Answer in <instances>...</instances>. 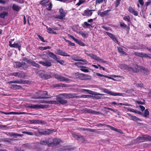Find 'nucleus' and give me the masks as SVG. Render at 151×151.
Masks as SVG:
<instances>
[{
  "instance_id": "56",
  "label": "nucleus",
  "mask_w": 151,
  "mask_h": 151,
  "mask_svg": "<svg viewBox=\"0 0 151 151\" xmlns=\"http://www.w3.org/2000/svg\"><path fill=\"white\" fill-rule=\"evenodd\" d=\"M120 25L121 27L123 28H125L127 27V25L123 22H121Z\"/></svg>"
},
{
  "instance_id": "36",
  "label": "nucleus",
  "mask_w": 151,
  "mask_h": 151,
  "mask_svg": "<svg viewBox=\"0 0 151 151\" xmlns=\"http://www.w3.org/2000/svg\"><path fill=\"white\" fill-rule=\"evenodd\" d=\"M91 58L98 61V59H99V57L97 56L96 55H94V54H92L91 55Z\"/></svg>"
},
{
  "instance_id": "46",
  "label": "nucleus",
  "mask_w": 151,
  "mask_h": 151,
  "mask_svg": "<svg viewBox=\"0 0 151 151\" xmlns=\"http://www.w3.org/2000/svg\"><path fill=\"white\" fill-rule=\"evenodd\" d=\"M47 32L49 33L52 34L53 31L52 28L51 27H47Z\"/></svg>"
},
{
  "instance_id": "26",
  "label": "nucleus",
  "mask_w": 151,
  "mask_h": 151,
  "mask_svg": "<svg viewBox=\"0 0 151 151\" xmlns=\"http://www.w3.org/2000/svg\"><path fill=\"white\" fill-rule=\"evenodd\" d=\"M48 55L52 58L55 59L56 60L58 59V58L57 57V56L54 54L53 52H49Z\"/></svg>"
},
{
  "instance_id": "22",
  "label": "nucleus",
  "mask_w": 151,
  "mask_h": 151,
  "mask_svg": "<svg viewBox=\"0 0 151 151\" xmlns=\"http://www.w3.org/2000/svg\"><path fill=\"white\" fill-rule=\"evenodd\" d=\"M127 114L130 117L131 119L135 122H136L137 121H141V120L140 119L138 118L135 116H132L130 114L127 113Z\"/></svg>"
},
{
  "instance_id": "34",
  "label": "nucleus",
  "mask_w": 151,
  "mask_h": 151,
  "mask_svg": "<svg viewBox=\"0 0 151 151\" xmlns=\"http://www.w3.org/2000/svg\"><path fill=\"white\" fill-rule=\"evenodd\" d=\"M54 101H47L44 100H40L39 102L42 103H46V104H53L55 102Z\"/></svg>"
},
{
  "instance_id": "39",
  "label": "nucleus",
  "mask_w": 151,
  "mask_h": 151,
  "mask_svg": "<svg viewBox=\"0 0 151 151\" xmlns=\"http://www.w3.org/2000/svg\"><path fill=\"white\" fill-rule=\"evenodd\" d=\"M80 60L79 61L82 62V63H81L82 65H85L88 63V62L85 59H80Z\"/></svg>"
},
{
  "instance_id": "61",
  "label": "nucleus",
  "mask_w": 151,
  "mask_h": 151,
  "mask_svg": "<svg viewBox=\"0 0 151 151\" xmlns=\"http://www.w3.org/2000/svg\"><path fill=\"white\" fill-rule=\"evenodd\" d=\"M128 111H129L130 112H133L134 111V109L130 108H125Z\"/></svg>"
},
{
  "instance_id": "57",
  "label": "nucleus",
  "mask_w": 151,
  "mask_h": 151,
  "mask_svg": "<svg viewBox=\"0 0 151 151\" xmlns=\"http://www.w3.org/2000/svg\"><path fill=\"white\" fill-rule=\"evenodd\" d=\"M37 36H38V37L39 38L40 40L42 42H45V41L44 40L43 38L41 36L39 35H38Z\"/></svg>"
},
{
  "instance_id": "23",
  "label": "nucleus",
  "mask_w": 151,
  "mask_h": 151,
  "mask_svg": "<svg viewBox=\"0 0 151 151\" xmlns=\"http://www.w3.org/2000/svg\"><path fill=\"white\" fill-rule=\"evenodd\" d=\"M61 141L60 139L55 138L53 139L52 142H51V145L53 144L54 145H56L59 144Z\"/></svg>"
},
{
  "instance_id": "47",
  "label": "nucleus",
  "mask_w": 151,
  "mask_h": 151,
  "mask_svg": "<svg viewBox=\"0 0 151 151\" xmlns=\"http://www.w3.org/2000/svg\"><path fill=\"white\" fill-rule=\"evenodd\" d=\"M136 104H145V100H143V101H135Z\"/></svg>"
},
{
  "instance_id": "30",
  "label": "nucleus",
  "mask_w": 151,
  "mask_h": 151,
  "mask_svg": "<svg viewBox=\"0 0 151 151\" xmlns=\"http://www.w3.org/2000/svg\"><path fill=\"white\" fill-rule=\"evenodd\" d=\"M55 129L51 130L49 129L45 130V134H49L52 133V132H55Z\"/></svg>"
},
{
  "instance_id": "24",
  "label": "nucleus",
  "mask_w": 151,
  "mask_h": 151,
  "mask_svg": "<svg viewBox=\"0 0 151 151\" xmlns=\"http://www.w3.org/2000/svg\"><path fill=\"white\" fill-rule=\"evenodd\" d=\"M90 69L87 67L82 66L80 69L81 70L85 73H88L89 72V70Z\"/></svg>"
},
{
  "instance_id": "4",
  "label": "nucleus",
  "mask_w": 151,
  "mask_h": 151,
  "mask_svg": "<svg viewBox=\"0 0 151 151\" xmlns=\"http://www.w3.org/2000/svg\"><path fill=\"white\" fill-rule=\"evenodd\" d=\"M136 66V70H134L131 67H129L127 66V65L125 64H120L119 65V67L120 68L124 70H129L131 71H136L137 72L138 71V68L139 66L136 65H135Z\"/></svg>"
},
{
  "instance_id": "41",
  "label": "nucleus",
  "mask_w": 151,
  "mask_h": 151,
  "mask_svg": "<svg viewBox=\"0 0 151 151\" xmlns=\"http://www.w3.org/2000/svg\"><path fill=\"white\" fill-rule=\"evenodd\" d=\"M104 108L106 109L111 110V111H112L114 113H116L117 111H118V110L116 109H113L108 107H104Z\"/></svg>"
},
{
  "instance_id": "21",
  "label": "nucleus",
  "mask_w": 151,
  "mask_h": 151,
  "mask_svg": "<svg viewBox=\"0 0 151 151\" xmlns=\"http://www.w3.org/2000/svg\"><path fill=\"white\" fill-rule=\"evenodd\" d=\"M39 63L43 66L46 67H50L52 65L51 63L50 62H49L47 61L45 62L42 61H39Z\"/></svg>"
},
{
  "instance_id": "49",
  "label": "nucleus",
  "mask_w": 151,
  "mask_h": 151,
  "mask_svg": "<svg viewBox=\"0 0 151 151\" xmlns=\"http://www.w3.org/2000/svg\"><path fill=\"white\" fill-rule=\"evenodd\" d=\"M96 75L97 76H101V77H106V78H111L110 77H108L106 76H105V75H102V74H101L99 73H96Z\"/></svg>"
},
{
  "instance_id": "27",
  "label": "nucleus",
  "mask_w": 151,
  "mask_h": 151,
  "mask_svg": "<svg viewBox=\"0 0 151 151\" xmlns=\"http://www.w3.org/2000/svg\"><path fill=\"white\" fill-rule=\"evenodd\" d=\"M71 58L72 59L76 61H79L80 59L79 58L77 55H73L71 56Z\"/></svg>"
},
{
  "instance_id": "10",
  "label": "nucleus",
  "mask_w": 151,
  "mask_h": 151,
  "mask_svg": "<svg viewBox=\"0 0 151 151\" xmlns=\"http://www.w3.org/2000/svg\"><path fill=\"white\" fill-rule=\"evenodd\" d=\"M144 140L151 141V136L148 135L145 137H139L137 139L138 142H142Z\"/></svg>"
},
{
  "instance_id": "29",
  "label": "nucleus",
  "mask_w": 151,
  "mask_h": 151,
  "mask_svg": "<svg viewBox=\"0 0 151 151\" xmlns=\"http://www.w3.org/2000/svg\"><path fill=\"white\" fill-rule=\"evenodd\" d=\"M12 9L14 10L18 11L21 9V7L16 4H14L12 6Z\"/></svg>"
},
{
  "instance_id": "62",
  "label": "nucleus",
  "mask_w": 151,
  "mask_h": 151,
  "mask_svg": "<svg viewBox=\"0 0 151 151\" xmlns=\"http://www.w3.org/2000/svg\"><path fill=\"white\" fill-rule=\"evenodd\" d=\"M84 25L86 26L87 27H89L91 26V25L88 23L87 22H84Z\"/></svg>"
},
{
  "instance_id": "18",
  "label": "nucleus",
  "mask_w": 151,
  "mask_h": 151,
  "mask_svg": "<svg viewBox=\"0 0 151 151\" xmlns=\"http://www.w3.org/2000/svg\"><path fill=\"white\" fill-rule=\"evenodd\" d=\"M106 33L117 44L119 42L115 37V36L114 35L108 32H106Z\"/></svg>"
},
{
  "instance_id": "60",
  "label": "nucleus",
  "mask_w": 151,
  "mask_h": 151,
  "mask_svg": "<svg viewBox=\"0 0 151 151\" xmlns=\"http://www.w3.org/2000/svg\"><path fill=\"white\" fill-rule=\"evenodd\" d=\"M19 73H18L17 72H14L11 74L10 75L11 76H17L18 77Z\"/></svg>"
},
{
  "instance_id": "48",
  "label": "nucleus",
  "mask_w": 151,
  "mask_h": 151,
  "mask_svg": "<svg viewBox=\"0 0 151 151\" xmlns=\"http://www.w3.org/2000/svg\"><path fill=\"white\" fill-rule=\"evenodd\" d=\"M80 34L83 37H86L88 35L87 33L85 32H80Z\"/></svg>"
},
{
  "instance_id": "20",
  "label": "nucleus",
  "mask_w": 151,
  "mask_h": 151,
  "mask_svg": "<svg viewBox=\"0 0 151 151\" xmlns=\"http://www.w3.org/2000/svg\"><path fill=\"white\" fill-rule=\"evenodd\" d=\"M57 51L58 52V55L64 56H70V55H68L67 53L59 49H57Z\"/></svg>"
},
{
  "instance_id": "1",
  "label": "nucleus",
  "mask_w": 151,
  "mask_h": 151,
  "mask_svg": "<svg viewBox=\"0 0 151 151\" xmlns=\"http://www.w3.org/2000/svg\"><path fill=\"white\" fill-rule=\"evenodd\" d=\"M36 95L33 97L34 99H47L50 98L51 97V96L48 95L47 91H40L36 93Z\"/></svg>"
},
{
  "instance_id": "28",
  "label": "nucleus",
  "mask_w": 151,
  "mask_h": 151,
  "mask_svg": "<svg viewBox=\"0 0 151 151\" xmlns=\"http://www.w3.org/2000/svg\"><path fill=\"white\" fill-rule=\"evenodd\" d=\"M73 135L74 137H76L78 139L80 140L81 141L83 142L85 141V139L84 137L82 136L78 135H75V136H74V134H73Z\"/></svg>"
},
{
  "instance_id": "43",
  "label": "nucleus",
  "mask_w": 151,
  "mask_h": 151,
  "mask_svg": "<svg viewBox=\"0 0 151 151\" xmlns=\"http://www.w3.org/2000/svg\"><path fill=\"white\" fill-rule=\"evenodd\" d=\"M76 42L79 45L82 46H85V44L83 42H81V41L78 40Z\"/></svg>"
},
{
  "instance_id": "11",
  "label": "nucleus",
  "mask_w": 151,
  "mask_h": 151,
  "mask_svg": "<svg viewBox=\"0 0 151 151\" xmlns=\"http://www.w3.org/2000/svg\"><path fill=\"white\" fill-rule=\"evenodd\" d=\"M60 15H57L55 18L59 19H63L65 16L66 13L62 9H60L59 10Z\"/></svg>"
},
{
  "instance_id": "31",
  "label": "nucleus",
  "mask_w": 151,
  "mask_h": 151,
  "mask_svg": "<svg viewBox=\"0 0 151 151\" xmlns=\"http://www.w3.org/2000/svg\"><path fill=\"white\" fill-rule=\"evenodd\" d=\"M8 15L7 12H3L1 13L0 14V17L1 18H4L5 17Z\"/></svg>"
},
{
  "instance_id": "38",
  "label": "nucleus",
  "mask_w": 151,
  "mask_h": 151,
  "mask_svg": "<svg viewBox=\"0 0 151 151\" xmlns=\"http://www.w3.org/2000/svg\"><path fill=\"white\" fill-rule=\"evenodd\" d=\"M70 149L68 146L63 147L61 150V151H70Z\"/></svg>"
},
{
  "instance_id": "42",
  "label": "nucleus",
  "mask_w": 151,
  "mask_h": 151,
  "mask_svg": "<svg viewBox=\"0 0 151 151\" xmlns=\"http://www.w3.org/2000/svg\"><path fill=\"white\" fill-rule=\"evenodd\" d=\"M18 77L19 78H23L25 76V74L24 73L21 72H20L18 73Z\"/></svg>"
},
{
  "instance_id": "33",
  "label": "nucleus",
  "mask_w": 151,
  "mask_h": 151,
  "mask_svg": "<svg viewBox=\"0 0 151 151\" xmlns=\"http://www.w3.org/2000/svg\"><path fill=\"white\" fill-rule=\"evenodd\" d=\"M40 144L42 145H51V142H49V141L47 140L46 141H41L40 142Z\"/></svg>"
},
{
  "instance_id": "12",
  "label": "nucleus",
  "mask_w": 151,
  "mask_h": 151,
  "mask_svg": "<svg viewBox=\"0 0 151 151\" xmlns=\"http://www.w3.org/2000/svg\"><path fill=\"white\" fill-rule=\"evenodd\" d=\"M95 10H90L89 9H87L84 11V12L82 14L83 16L90 17L91 16L92 14V11H94Z\"/></svg>"
},
{
  "instance_id": "52",
  "label": "nucleus",
  "mask_w": 151,
  "mask_h": 151,
  "mask_svg": "<svg viewBox=\"0 0 151 151\" xmlns=\"http://www.w3.org/2000/svg\"><path fill=\"white\" fill-rule=\"evenodd\" d=\"M85 1V0H79L78 2L76 4V5L78 6H80L81 4Z\"/></svg>"
},
{
  "instance_id": "19",
  "label": "nucleus",
  "mask_w": 151,
  "mask_h": 151,
  "mask_svg": "<svg viewBox=\"0 0 151 151\" xmlns=\"http://www.w3.org/2000/svg\"><path fill=\"white\" fill-rule=\"evenodd\" d=\"M0 113L4 114L6 115L27 114L25 112L18 113V112H10L7 113V112H4L3 111H1L0 112Z\"/></svg>"
},
{
  "instance_id": "25",
  "label": "nucleus",
  "mask_w": 151,
  "mask_h": 151,
  "mask_svg": "<svg viewBox=\"0 0 151 151\" xmlns=\"http://www.w3.org/2000/svg\"><path fill=\"white\" fill-rule=\"evenodd\" d=\"M86 111L88 113H91L93 114H99V112L91 109H87Z\"/></svg>"
},
{
  "instance_id": "32",
  "label": "nucleus",
  "mask_w": 151,
  "mask_h": 151,
  "mask_svg": "<svg viewBox=\"0 0 151 151\" xmlns=\"http://www.w3.org/2000/svg\"><path fill=\"white\" fill-rule=\"evenodd\" d=\"M12 47H14V48H18V49L19 50H20V48L21 47V45L18 43H14L13 44H12Z\"/></svg>"
},
{
  "instance_id": "13",
  "label": "nucleus",
  "mask_w": 151,
  "mask_h": 151,
  "mask_svg": "<svg viewBox=\"0 0 151 151\" xmlns=\"http://www.w3.org/2000/svg\"><path fill=\"white\" fill-rule=\"evenodd\" d=\"M63 98H64V97L61 96L60 94L59 95V96L57 97L56 99L60 103L63 104H65L67 103V101L63 99Z\"/></svg>"
},
{
  "instance_id": "45",
  "label": "nucleus",
  "mask_w": 151,
  "mask_h": 151,
  "mask_svg": "<svg viewBox=\"0 0 151 151\" xmlns=\"http://www.w3.org/2000/svg\"><path fill=\"white\" fill-rule=\"evenodd\" d=\"M103 1H104L105 3L106 2V0H96V4H99L102 3Z\"/></svg>"
},
{
  "instance_id": "64",
  "label": "nucleus",
  "mask_w": 151,
  "mask_h": 151,
  "mask_svg": "<svg viewBox=\"0 0 151 151\" xmlns=\"http://www.w3.org/2000/svg\"><path fill=\"white\" fill-rule=\"evenodd\" d=\"M39 133L42 134H45V130L41 129L39 131Z\"/></svg>"
},
{
  "instance_id": "54",
  "label": "nucleus",
  "mask_w": 151,
  "mask_h": 151,
  "mask_svg": "<svg viewBox=\"0 0 151 151\" xmlns=\"http://www.w3.org/2000/svg\"><path fill=\"white\" fill-rule=\"evenodd\" d=\"M15 83H18L21 84L23 83V81L22 80H15L14 81Z\"/></svg>"
},
{
  "instance_id": "16",
  "label": "nucleus",
  "mask_w": 151,
  "mask_h": 151,
  "mask_svg": "<svg viewBox=\"0 0 151 151\" xmlns=\"http://www.w3.org/2000/svg\"><path fill=\"white\" fill-rule=\"evenodd\" d=\"M134 54L136 56L142 58L150 57L147 54L143 53L142 52H135Z\"/></svg>"
},
{
  "instance_id": "2",
  "label": "nucleus",
  "mask_w": 151,
  "mask_h": 151,
  "mask_svg": "<svg viewBox=\"0 0 151 151\" xmlns=\"http://www.w3.org/2000/svg\"><path fill=\"white\" fill-rule=\"evenodd\" d=\"M38 73L39 76L45 80L50 79L52 77L53 73L49 72H47L41 70L39 71Z\"/></svg>"
},
{
  "instance_id": "35",
  "label": "nucleus",
  "mask_w": 151,
  "mask_h": 151,
  "mask_svg": "<svg viewBox=\"0 0 151 151\" xmlns=\"http://www.w3.org/2000/svg\"><path fill=\"white\" fill-rule=\"evenodd\" d=\"M50 48L51 47L49 46H48L47 47H43L42 46H40L38 47V49L42 51L46 50L47 49H50Z\"/></svg>"
},
{
  "instance_id": "8",
  "label": "nucleus",
  "mask_w": 151,
  "mask_h": 151,
  "mask_svg": "<svg viewBox=\"0 0 151 151\" xmlns=\"http://www.w3.org/2000/svg\"><path fill=\"white\" fill-rule=\"evenodd\" d=\"M78 78L81 80H89L91 78L90 76L83 73H78Z\"/></svg>"
},
{
  "instance_id": "59",
  "label": "nucleus",
  "mask_w": 151,
  "mask_h": 151,
  "mask_svg": "<svg viewBox=\"0 0 151 151\" xmlns=\"http://www.w3.org/2000/svg\"><path fill=\"white\" fill-rule=\"evenodd\" d=\"M93 95H101V96H104V94L100 93H99L93 92Z\"/></svg>"
},
{
  "instance_id": "15",
  "label": "nucleus",
  "mask_w": 151,
  "mask_h": 151,
  "mask_svg": "<svg viewBox=\"0 0 151 151\" xmlns=\"http://www.w3.org/2000/svg\"><path fill=\"white\" fill-rule=\"evenodd\" d=\"M61 96H63L64 98H71L75 97V95L73 94L65 93L60 94Z\"/></svg>"
},
{
  "instance_id": "9",
  "label": "nucleus",
  "mask_w": 151,
  "mask_h": 151,
  "mask_svg": "<svg viewBox=\"0 0 151 151\" xmlns=\"http://www.w3.org/2000/svg\"><path fill=\"white\" fill-rule=\"evenodd\" d=\"M27 107L33 109H38L45 108V106L42 104H30L27 106Z\"/></svg>"
},
{
  "instance_id": "58",
  "label": "nucleus",
  "mask_w": 151,
  "mask_h": 151,
  "mask_svg": "<svg viewBox=\"0 0 151 151\" xmlns=\"http://www.w3.org/2000/svg\"><path fill=\"white\" fill-rule=\"evenodd\" d=\"M83 90L86 91L88 92V93L90 94L93 95V91H90L87 89H83Z\"/></svg>"
},
{
  "instance_id": "17",
  "label": "nucleus",
  "mask_w": 151,
  "mask_h": 151,
  "mask_svg": "<svg viewBox=\"0 0 151 151\" xmlns=\"http://www.w3.org/2000/svg\"><path fill=\"white\" fill-rule=\"evenodd\" d=\"M128 11L129 12L135 16H137L138 15V12L136 11L131 6L129 7Z\"/></svg>"
},
{
  "instance_id": "7",
  "label": "nucleus",
  "mask_w": 151,
  "mask_h": 151,
  "mask_svg": "<svg viewBox=\"0 0 151 151\" xmlns=\"http://www.w3.org/2000/svg\"><path fill=\"white\" fill-rule=\"evenodd\" d=\"M54 76V77L56 79L61 81H66L68 82L69 81V79L65 78V77L62 76L58 75V74H54L53 73L52 76Z\"/></svg>"
},
{
  "instance_id": "55",
  "label": "nucleus",
  "mask_w": 151,
  "mask_h": 151,
  "mask_svg": "<svg viewBox=\"0 0 151 151\" xmlns=\"http://www.w3.org/2000/svg\"><path fill=\"white\" fill-rule=\"evenodd\" d=\"M65 40L66 42H67L71 46H74L75 45V44L74 43L70 41L67 40H66L65 39Z\"/></svg>"
},
{
  "instance_id": "5",
  "label": "nucleus",
  "mask_w": 151,
  "mask_h": 151,
  "mask_svg": "<svg viewBox=\"0 0 151 151\" xmlns=\"http://www.w3.org/2000/svg\"><path fill=\"white\" fill-rule=\"evenodd\" d=\"M103 92L105 93L113 96H123V94L122 93L113 92L106 88L103 89Z\"/></svg>"
},
{
  "instance_id": "44",
  "label": "nucleus",
  "mask_w": 151,
  "mask_h": 151,
  "mask_svg": "<svg viewBox=\"0 0 151 151\" xmlns=\"http://www.w3.org/2000/svg\"><path fill=\"white\" fill-rule=\"evenodd\" d=\"M31 65H32L38 68H39L40 67V65L37 63H36L34 61H32V62Z\"/></svg>"
},
{
  "instance_id": "53",
  "label": "nucleus",
  "mask_w": 151,
  "mask_h": 151,
  "mask_svg": "<svg viewBox=\"0 0 151 151\" xmlns=\"http://www.w3.org/2000/svg\"><path fill=\"white\" fill-rule=\"evenodd\" d=\"M121 1V0H116L115 3V6L116 7H117L120 4Z\"/></svg>"
},
{
  "instance_id": "40",
  "label": "nucleus",
  "mask_w": 151,
  "mask_h": 151,
  "mask_svg": "<svg viewBox=\"0 0 151 151\" xmlns=\"http://www.w3.org/2000/svg\"><path fill=\"white\" fill-rule=\"evenodd\" d=\"M123 19L128 22H129L130 21V18L129 16H124L123 18Z\"/></svg>"
},
{
  "instance_id": "50",
  "label": "nucleus",
  "mask_w": 151,
  "mask_h": 151,
  "mask_svg": "<svg viewBox=\"0 0 151 151\" xmlns=\"http://www.w3.org/2000/svg\"><path fill=\"white\" fill-rule=\"evenodd\" d=\"M74 64L77 67L79 68H81V67L82 66V65L81 64V62L76 63H75Z\"/></svg>"
},
{
  "instance_id": "3",
  "label": "nucleus",
  "mask_w": 151,
  "mask_h": 151,
  "mask_svg": "<svg viewBox=\"0 0 151 151\" xmlns=\"http://www.w3.org/2000/svg\"><path fill=\"white\" fill-rule=\"evenodd\" d=\"M40 3L43 6H48V7L47 8L48 10H50L52 8V4L50 2L49 0H42L40 2Z\"/></svg>"
},
{
  "instance_id": "63",
  "label": "nucleus",
  "mask_w": 151,
  "mask_h": 151,
  "mask_svg": "<svg viewBox=\"0 0 151 151\" xmlns=\"http://www.w3.org/2000/svg\"><path fill=\"white\" fill-rule=\"evenodd\" d=\"M133 112L136 113H137V114H141V113L140 111H138L136 110H135V109H134V111H133Z\"/></svg>"
},
{
  "instance_id": "51",
  "label": "nucleus",
  "mask_w": 151,
  "mask_h": 151,
  "mask_svg": "<svg viewBox=\"0 0 151 151\" xmlns=\"http://www.w3.org/2000/svg\"><path fill=\"white\" fill-rule=\"evenodd\" d=\"M149 114V111L147 109H146L145 110L144 113V117H147Z\"/></svg>"
},
{
  "instance_id": "37",
  "label": "nucleus",
  "mask_w": 151,
  "mask_h": 151,
  "mask_svg": "<svg viewBox=\"0 0 151 151\" xmlns=\"http://www.w3.org/2000/svg\"><path fill=\"white\" fill-rule=\"evenodd\" d=\"M118 50L119 52L121 54L123 55H126V52L123 51V49L121 47H118Z\"/></svg>"
},
{
  "instance_id": "6",
  "label": "nucleus",
  "mask_w": 151,
  "mask_h": 151,
  "mask_svg": "<svg viewBox=\"0 0 151 151\" xmlns=\"http://www.w3.org/2000/svg\"><path fill=\"white\" fill-rule=\"evenodd\" d=\"M16 68H21V69H25L28 68V66L25 63L23 62H15Z\"/></svg>"
},
{
  "instance_id": "14",
  "label": "nucleus",
  "mask_w": 151,
  "mask_h": 151,
  "mask_svg": "<svg viewBox=\"0 0 151 151\" xmlns=\"http://www.w3.org/2000/svg\"><path fill=\"white\" fill-rule=\"evenodd\" d=\"M110 11V10H108L101 12V10H99L98 12V15L101 17H104L109 15V12Z\"/></svg>"
}]
</instances>
